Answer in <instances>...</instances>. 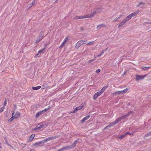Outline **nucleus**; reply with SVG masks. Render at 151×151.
<instances>
[{
  "instance_id": "nucleus-28",
  "label": "nucleus",
  "mask_w": 151,
  "mask_h": 151,
  "mask_svg": "<svg viewBox=\"0 0 151 151\" xmlns=\"http://www.w3.org/2000/svg\"><path fill=\"white\" fill-rule=\"evenodd\" d=\"M50 106H49L47 108L45 109H44L42 110V111L44 113L45 112L47 111L49 109H50Z\"/></svg>"
},
{
  "instance_id": "nucleus-14",
  "label": "nucleus",
  "mask_w": 151,
  "mask_h": 151,
  "mask_svg": "<svg viewBox=\"0 0 151 151\" xmlns=\"http://www.w3.org/2000/svg\"><path fill=\"white\" fill-rule=\"evenodd\" d=\"M108 86H106L104 87L101 89L100 91H99L100 92H101L102 93H103V92L105 91V90L106 89V88H107Z\"/></svg>"
},
{
  "instance_id": "nucleus-55",
  "label": "nucleus",
  "mask_w": 151,
  "mask_h": 151,
  "mask_svg": "<svg viewBox=\"0 0 151 151\" xmlns=\"http://www.w3.org/2000/svg\"><path fill=\"white\" fill-rule=\"evenodd\" d=\"M15 107H16V105L15 106Z\"/></svg>"
},
{
  "instance_id": "nucleus-5",
  "label": "nucleus",
  "mask_w": 151,
  "mask_h": 151,
  "mask_svg": "<svg viewBox=\"0 0 151 151\" xmlns=\"http://www.w3.org/2000/svg\"><path fill=\"white\" fill-rule=\"evenodd\" d=\"M43 36V34L42 33V32H41V34L40 35L39 37L37 38V40L36 41V42L38 43L39 42L42 38V37Z\"/></svg>"
},
{
  "instance_id": "nucleus-32",
  "label": "nucleus",
  "mask_w": 151,
  "mask_h": 151,
  "mask_svg": "<svg viewBox=\"0 0 151 151\" xmlns=\"http://www.w3.org/2000/svg\"><path fill=\"white\" fill-rule=\"evenodd\" d=\"M150 135H151V133H150V132H149L147 134H146L145 136L146 137H147Z\"/></svg>"
},
{
  "instance_id": "nucleus-56",
  "label": "nucleus",
  "mask_w": 151,
  "mask_h": 151,
  "mask_svg": "<svg viewBox=\"0 0 151 151\" xmlns=\"http://www.w3.org/2000/svg\"><path fill=\"white\" fill-rule=\"evenodd\" d=\"M15 107H16V105L15 106Z\"/></svg>"
},
{
  "instance_id": "nucleus-43",
  "label": "nucleus",
  "mask_w": 151,
  "mask_h": 151,
  "mask_svg": "<svg viewBox=\"0 0 151 151\" xmlns=\"http://www.w3.org/2000/svg\"><path fill=\"white\" fill-rule=\"evenodd\" d=\"M68 40V37H66L65 39L64 40V41H65V42H67Z\"/></svg>"
},
{
  "instance_id": "nucleus-49",
  "label": "nucleus",
  "mask_w": 151,
  "mask_h": 151,
  "mask_svg": "<svg viewBox=\"0 0 151 151\" xmlns=\"http://www.w3.org/2000/svg\"><path fill=\"white\" fill-rule=\"evenodd\" d=\"M101 55H102L101 54H99V55H97V57H101Z\"/></svg>"
},
{
  "instance_id": "nucleus-54",
  "label": "nucleus",
  "mask_w": 151,
  "mask_h": 151,
  "mask_svg": "<svg viewBox=\"0 0 151 151\" xmlns=\"http://www.w3.org/2000/svg\"><path fill=\"white\" fill-rule=\"evenodd\" d=\"M125 74V72H124V74Z\"/></svg>"
},
{
  "instance_id": "nucleus-9",
  "label": "nucleus",
  "mask_w": 151,
  "mask_h": 151,
  "mask_svg": "<svg viewBox=\"0 0 151 151\" xmlns=\"http://www.w3.org/2000/svg\"><path fill=\"white\" fill-rule=\"evenodd\" d=\"M20 115V113L19 112H17L14 115H13V116L14 117V118L17 119L19 117Z\"/></svg>"
},
{
  "instance_id": "nucleus-24",
  "label": "nucleus",
  "mask_w": 151,
  "mask_h": 151,
  "mask_svg": "<svg viewBox=\"0 0 151 151\" xmlns=\"http://www.w3.org/2000/svg\"><path fill=\"white\" fill-rule=\"evenodd\" d=\"M149 68H150V67H142V70H143V71H145V70H147V69H148Z\"/></svg>"
},
{
  "instance_id": "nucleus-19",
  "label": "nucleus",
  "mask_w": 151,
  "mask_h": 151,
  "mask_svg": "<svg viewBox=\"0 0 151 151\" xmlns=\"http://www.w3.org/2000/svg\"><path fill=\"white\" fill-rule=\"evenodd\" d=\"M139 12V10H137L134 12L132 13L131 14L132 15V17H133L137 15Z\"/></svg>"
},
{
  "instance_id": "nucleus-21",
  "label": "nucleus",
  "mask_w": 151,
  "mask_h": 151,
  "mask_svg": "<svg viewBox=\"0 0 151 151\" xmlns=\"http://www.w3.org/2000/svg\"><path fill=\"white\" fill-rule=\"evenodd\" d=\"M41 87V86H37L35 87H32V88L33 90H36L39 89Z\"/></svg>"
},
{
  "instance_id": "nucleus-23",
  "label": "nucleus",
  "mask_w": 151,
  "mask_h": 151,
  "mask_svg": "<svg viewBox=\"0 0 151 151\" xmlns=\"http://www.w3.org/2000/svg\"><path fill=\"white\" fill-rule=\"evenodd\" d=\"M46 46H45V47H44V48H43L42 49L39 50L38 51L40 52V53H43L44 50L46 48Z\"/></svg>"
},
{
  "instance_id": "nucleus-18",
  "label": "nucleus",
  "mask_w": 151,
  "mask_h": 151,
  "mask_svg": "<svg viewBox=\"0 0 151 151\" xmlns=\"http://www.w3.org/2000/svg\"><path fill=\"white\" fill-rule=\"evenodd\" d=\"M63 150H67L72 148V147L70 145L69 146H65L64 147H63Z\"/></svg>"
},
{
  "instance_id": "nucleus-47",
  "label": "nucleus",
  "mask_w": 151,
  "mask_h": 151,
  "mask_svg": "<svg viewBox=\"0 0 151 151\" xmlns=\"http://www.w3.org/2000/svg\"><path fill=\"white\" fill-rule=\"evenodd\" d=\"M125 134H126V135H127V134H130V133L129 132H126L125 133Z\"/></svg>"
},
{
  "instance_id": "nucleus-12",
  "label": "nucleus",
  "mask_w": 151,
  "mask_h": 151,
  "mask_svg": "<svg viewBox=\"0 0 151 151\" xmlns=\"http://www.w3.org/2000/svg\"><path fill=\"white\" fill-rule=\"evenodd\" d=\"M90 117V115H88L87 116H86L84 117L81 120V122H84V121H86V120H87L88 119V118Z\"/></svg>"
},
{
  "instance_id": "nucleus-34",
  "label": "nucleus",
  "mask_w": 151,
  "mask_h": 151,
  "mask_svg": "<svg viewBox=\"0 0 151 151\" xmlns=\"http://www.w3.org/2000/svg\"><path fill=\"white\" fill-rule=\"evenodd\" d=\"M78 111L77 107L76 108L74 111L72 112L73 113H75L77 111Z\"/></svg>"
},
{
  "instance_id": "nucleus-7",
  "label": "nucleus",
  "mask_w": 151,
  "mask_h": 151,
  "mask_svg": "<svg viewBox=\"0 0 151 151\" xmlns=\"http://www.w3.org/2000/svg\"><path fill=\"white\" fill-rule=\"evenodd\" d=\"M127 22V20L124 19L123 21L120 23L118 26V28H120L122 26L124 25Z\"/></svg>"
},
{
  "instance_id": "nucleus-25",
  "label": "nucleus",
  "mask_w": 151,
  "mask_h": 151,
  "mask_svg": "<svg viewBox=\"0 0 151 151\" xmlns=\"http://www.w3.org/2000/svg\"><path fill=\"white\" fill-rule=\"evenodd\" d=\"M35 134H32L29 137V140H32L35 137Z\"/></svg>"
},
{
  "instance_id": "nucleus-51",
  "label": "nucleus",
  "mask_w": 151,
  "mask_h": 151,
  "mask_svg": "<svg viewBox=\"0 0 151 151\" xmlns=\"http://www.w3.org/2000/svg\"><path fill=\"white\" fill-rule=\"evenodd\" d=\"M29 151H35V150L34 149H31Z\"/></svg>"
},
{
  "instance_id": "nucleus-35",
  "label": "nucleus",
  "mask_w": 151,
  "mask_h": 151,
  "mask_svg": "<svg viewBox=\"0 0 151 151\" xmlns=\"http://www.w3.org/2000/svg\"><path fill=\"white\" fill-rule=\"evenodd\" d=\"M4 139H5L6 144L8 145H9V144L7 142L6 138L5 137L4 138Z\"/></svg>"
},
{
  "instance_id": "nucleus-45",
  "label": "nucleus",
  "mask_w": 151,
  "mask_h": 151,
  "mask_svg": "<svg viewBox=\"0 0 151 151\" xmlns=\"http://www.w3.org/2000/svg\"><path fill=\"white\" fill-rule=\"evenodd\" d=\"M120 17H118V18H116L114 20V21H117L118 19H119V18H120Z\"/></svg>"
},
{
  "instance_id": "nucleus-38",
  "label": "nucleus",
  "mask_w": 151,
  "mask_h": 151,
  "mask_svg": "<svg viewBox=\"0 0 151 151\" xmlns=\"http://www.w3.org/2000/svg\"><path fill=\"white\" fill-rule=\"evenodd\" d=\"M65 44H64V43L63 42H62V44L60 45V47H62Z\"/></svg>"
},
{
  "instance_id": "nucleus-2",
  "label": "nucleus",
  "mask_w": 151,
  "mask_h": 151,
  "mask_svg": "<svg viewBox=\"0 0 151 151\" xmlns=\"http://www.w3.org/2000/svg\"><path fill=\"white\" fill-rule=\"evenodd\" d=\"M86 42H87V40H81L79 41L76 43L75 47L76 48H78L81 45L85 43Z\"/></svg>"
},
{
  "instance_id": "nucleus-41",
  "label": "nucleus",
  "mask_w": 151,
  "mask_h": 151,
  "mask_svg": "<svg viewBox=\"0 0 151 151\" xmlns=\"http://www.w3.org/2000/svg\"><path fill=\"white\" fill-rule=\"evenodd\" d=\"M100 71V69H97L96 71V72L97 73H98Z\"/></svg>"
},
{
  "instance_id": "nucleus-15",
  "label": "nucleus",
  "mask_w": 151,
  "mask_h": 151,
  "mask_svg": "<svg viewBox=\"0 0 151 151\" xmlns=\"http://www.w3.org/2000/svg\"><path fill=\"white\" fill-rule=\"evenodd\" d=\"M44 124H42L41 125H40L39 126H37L35 128V129L37 130V129H39L40 128H41L42 127H44Z\"/></svg>"
},
{
  "instance_id": "nucleus-6",
  "label": "nucleus",
  "mask_w": 151,
  "mask_h": 151,
  "mask_svg": "<svg viewBox=\"0 0 151 151\" xmlns=\"http://www.w3.org/2000/svg\"><path fill=\"white\" fill-rule=\"evenodd\" d=\"M102 93L99 91L97 92L94 95L93 97V99L94 100H96L99 96Z\"/></svg>"
},
{
  "instance_id": "nucleus-22",
  "label": "nucleus",
  "mask_w": 151,
  "mask_h": 151,
  "mask_svg": "<svg viewBox=\"0 0 151 151\" xmlns=\"http://www.w3.org/2000/svg\"><path fill=\"white\" fill-rule=\"evenodd\" d=\"M78 141V140L77 139L74 142H73V144L71 145L70 146L72 147V148L74 147L75 146H76V145L77 144V142Z\"/></svg>"
},
{
  "instance_id": "nucleus-30",
  "label": "nucleus",
  "mask_w": 151,
  "mask_h": 151,
  "mask_svg": "<svg viewBox=\"0 0 151 151\" xmlns=\"http://www.w3.org/2000/svg\"><path fill=\"white\" fill-rule=\"evenodd\" d=\"M94 43V41L89 42L87 44V45H91Z\"/></svg>"
},
{
  "instance_id": "nucleus-36",
  "label": "nucleus",
  "mask_w": 151,
  "mask_h": 151,
  "mask_svg": "<svg viewBox=\"0 0 151 151\" xmlns=\"http://www.w3.org/2000/svg\"><path fill=\"white\" fill-rule=\"evenodd\" d=\"M112 124V123H111V124H109V125H108V126H106V127H105V129H106L107 127H111V126H112V125L113 124Z\"/></svg>"
},
{
  "instance_id": "nucleus-33",
  "label": "nucleus",
  "mask_w": 151,
  "mask_h": 151,
  "mask_svg": "<svg viewBox=\"0 0 151 151\" xmlns=\"http://www.w3.org/2000/svg\"><path fill=\"white\" fill-rule=\"evenodd\" d=\"M4 109V107H2L0 108V113L2 112L3 111Z\"/></svg>"
},
{
  "instance_id": "nucleus-16",
  "label": "nucleus",
  "mask_w": 151,
  "mask_h": 151,
  "mask_svg": "<svg viewBox=\"0 0 151 151\" xmlns=\"http://www.w3.org/2000/svg\"><path fill=\"white\" fill-rule=\"evenodd\" d=\"M14 114V112H13L12 114V116L8 120V122H11L13 120V119H14V117L13 116Z\"/></svg>"
},
{
  "instance_id": "nucleus-39",
  "label": "nucleus",
  "mask_w": 151,
  "mask_h": 151,
  "mask_svg": "<svg viewBox=\"0 0 151 151\" xmlns=\"http://www.w3.org/2000/svg\"><path fill=\"white\" fill-rule=\"evenodd\" d=\"M79 16H76L74 17V19H79Z\"/></svg>"
},
{
  "instance_id": "nucleus-1",
  "label": "nucleus",
  "mask_w": 151,
  "mask_h": 151,
  "mask_svg": "<svg viewBox=\"0 0 151 151\" xmlns=\"http://www.w3.org/2000/svg\"><path fill=\"white\" fill-rule=\"evenodd\" d=\"M128 90V89L127 88H126L125 89L121 91H117L116 92L114 93V95H118L120 94H123L126 93Z\"/></svg>"
},
{
  "instance_id": "nucleus-57",
  "label": "nucleus",
  "mask_w": 151,
  "mask_h": 151,
  "mask_svg": "<svg viewBox=\"0 0 151 151\" xmlns=\"http://www.w3.org/2000/svg\"><path fill=\"white\" fill-rule=\"evenodd\" d=\"M0 148H1V147H0Z\"/></svg>"
},
{
  "instance_id": "nucleus-27",
  "label": "nucleus",
  "mask_w": 151,
  "mask_h": 151,
  "mask_svg": "<svg viewBox=\"0 0 151 151\" xmlns=\"http://www.w3.org/2000/svg\"><path fill=\"white\" fill-rule=\"evenodd\" d=\"M42 142H43L42 141H40L39 142H37L34 144V145H39L41 144Z\"/></svg>"
},
{
  "instance_id": "nucleus-40",
  "label": "nucleus",
  "mask_w": 151,
  "mask_h": 151,
  "mask_svg": "<svg viewBox=\"0 0 151 151\" xmlns=\"http://www.w3.org/2000/svg\"><path fill=\"white\" fill-rule=\"evenodd\" d=\"M94 61V60H89L88 61V63H91L93 61Z\"/></svg>"
},
{
  "instance_id": "nucleus-3",
  "label": "nucleus",
  "mask_w": 151,
  "mask_h": 151,
  "mask_svg": "<svg viewBox=\"0 0 151 151\" xmlns=\"http://www.w3.org/2000/svg\"><path fill=\"white\" fill-rule=\"evenodd\" d=\"M133 112H134L133 111H130L129 112L128 114L121 116L119 118L120 120H121L122 119H124L127 117L128 116L131 114H133Z\"/></svg>"
},
{
  "instance_id": "nucleus-26",
  "label": "nucleus",
  "mask_w": 151,
  "mask_h": 151,
  "mask_svg": "<svg viewBox=\"0 0 151 151\" xmlns=\"http://www.w3.org/2000/svg\"><path fill=\"white\" fill-rule=\"evenodd\" d=\"M104 25L103 24H101L99 25L98 26H97V28L98 29H100L102 27H103V26Z\"/></svg>"
},
{
  "instance_id": "nucleus-48",
  "label": "nucleus",
  "mask_w": 151,
  "mask_h": 151,
  "mask_svg": "<svg viewBox=\"0 0 151 151\" xmlns=\"http://www.w3.org/2000/svg\"><path fill=\"white\" fill-rule=\"evenodd\" d=\"M40 53V52L39 51H38L37 53L36 54V56H37Z\"/></svg>"
},
{
  "instance_id": "nucleus-11",
  "label": "nucleus",
  "mask_w": 151,
  "mask_h": 151,
  "mask_svg": "<svg viewBox=\"0 0 151 151\" xmlns=\"http://www.w3.org/2000/svg\"><path fill=\"white\" fill-rule=\"evenodd\" d=\"M44 112L42 111H40L39 112H38L36 114V117H38L40 115L42 114H44Z\"/></svg>"
},
{
  "instance_id": "nucleus-50",
  "label": "nucleus",
  "mask_w": 151,
  "mask_h": 151,
  "mask_svg": "<svg viewBox=\"0 0 151 151\" xmlns=\"http://www.w3.org/2000/svg\"><path fill=\"white\" fill-rule=\"evenodd\" d=\"M35 1H33L32 3L31 4H32V6L34 4V3H35Z\"/></svg>"
},
{
  "instance_id": "nucleus-46",
  "label": "nucleus",
  "mask_w": 151,
  "mask_h": 151,
  "mask_svg": "<svg viewBox=\"0 0 151 151\" xmlns=\"http://www.w3.org/2000/svg\"><path fill=\"white\" fill-rule=\"evenodd\" d=\"M63 148H62V149H60L59 150H58L57 151H63Z\"/></svg>"
},
{
  "instance_id": "nucleus-31",
  "label": "nucleus",
  "mask_w": 151,
  "mask_h": 151,
  "mask_svg": "<svg viewBox=\"0 0 151 151\" xmlns=\"http://www.w3.org/2000/svg\"><path fill=\"white\" fill-rule=\"evenodd\" d=\"M126 136V134H124L123 135H122L121 136L119 137V138L120 139L123 138L124 137Z\"/></svg>"
},
{
  "instance_id": "nucleus-8",
  "label": "nucleus",
  "mask_w": 151,
  "mask_h": 151,
  "mask_svg": "<svg viewBox=\"0 0 151 151\" xmlns=\"http://www.w3.org/2000/svg\"><path fill=\"white\" fill-rule=\"evenodd\" d=\"M146 76V75L144 76H140L137 75L136 76V81H138L140 80H142Z\"/></svg>"
},
{
  "instance_id": "nucleus-37",
  "label": "nucleus",
  "mask_w": 151,
  "mask_h": 151,
  "mask_svg": "<svg viewBox=\"0 0 151 151\" xmlns=\"http://www.w3.org/2000/svg\"><path fill=\"white\" fill-rule=\"evenodd\" d=\"M6 100H5L4 102V107L6 105Z\"/></svg>"
},
{
  "instance_id": "nucleus-17",
  "label": "nucleus",
  "mask_w": 151,
  "mask_h": 151,
  "mask_svg": "<svg viewBox=\"0 0 151 151\" xmlns=\"http://www.w3.org/2000/svg\"><path fill=\"white\" fill-rule=\"evenodd\" d=\"M132 15H131V14L128 16L127 17H126L125 19L127 20V22L128 21L129 19H131L132 17Z\"/></svg>"
},
{
  "instance_id": "nucleus-4",
  "label": "nucleus",
  "mask_w": 151,
  "mask_h": 151,
  "mask_svg": "<svg viewBox=\"0 0 151 151\" xmlns=\"http://www.w3.org/2000/svg\"><path fill=\"white\" fill-rule=\"evenodd\" d=\"M56 138V137H50L47 138H46L42 141V142H45L52 139H55Z\"/></svg>"
},
{
  "instance_id": "nucleus-53",
  "label": "nucleus",
  "mask_w": 151,
  "mask_h": 151,
  "mask_svg": "<svg viewBox=\"0 0 151 151\" xmlns=\"http://www.w3.org/2000/svg\"><path fill=\"white\" fill-rule=\"evenodd\" d=\"M63 42L64 43V44H65V43H66V42H65V41H63Z\"/></svg>"
},
{
  "instance_id": "nucleus-29",
  "label": "nucleus",
  "mask_w": 151,
  "mask_h": 151,
  "mask_svg": "<svg viewBox=\"0 0 151 151\" xmlns=\"http://www.w3.org/2000/svg\"><path fill=\"white\" fill-rule=\"evenodd\" d=\"M83 106H84V105H83L81 106H79L77 107V108L78 110H81L83 108Z\"/></svg>"
},
{
  "instance_id": "nucleus-10",
  "label": "nucleus",
  "mask_w": 151,
  "mask_h": 151,
  "mask_svg": "<svg viewBox=\"0 0 151 151\" xmlns=\"http://www.w3.org/2000/svg\"><path fill=\"white\" fill-rule=\"evenodd\" d=\"M145 3L143 2L139 3L137 6V7H140V8H143L144 7Z\"/></svg>"
},
{
  "instance_id": "nucleus-13",
  "label": "nucleus",
  "mask_w": 151,
  "mask_h": 151,
  "mask_svg": "<svg viewBox=\"0 0 151 151\" xmlns=\"http://www.w3.org/2000/svg\"><path fill=\"white\" fill-rule=\"evenodd\" d=\"M121 120L119 118H118L116 119L114 122L112 123V124H116L118 123Z\"/></svg>"
},
{
  "instance_id": "nucleus-20",
  "label": "nucleus",
  "mask_w": 151,
  "mask_h": 151,
  "mask_svg": "<svg viewBox=\"0 0 151 151\" xmlns=\"http://www.w3.org/2000/svg\"><path fill=\"white\" fill-rule=\"evenodd\" d=\"M93 16H90V17H92ZM79 19H84L85 18L87 17H90V16H79Z\"/></svg>"
},
{
  "instance_id": "nucleus-52",
  "label": "nucleus",
  "mask_w": 151,
  "mask_h": 151,
  "mask_svg": "<svg viewBox=\"0 0 151 151\" xmlns=\"http://www.w3.org/2000/svg\"><path fill=\"white\" fill-rule=\"evenodd\" d=\"M108 47H107V48H106V49L105 50H104L105 51H106L108 49Z\"/></svg>"
},
{
  "instance_id": "nucleus-42",
  "label": "nucleus",
  "mask_w": 151,
  "mask_h": 151,
  "mask_svg": "<svg viewBox=\"0 0 151 151\" xmlns=\"http://www.w3.org/2000/svg\"><path fill=\"white\" fill-rule=\"evenodd\" d=\"M32 6V4H29L28 6V7L29 8L31 7Z\"/></svg>"
},
{
  "instance_id": "nucleus-44",
  "label": "nucleus",
  "mask_w": 151,
  "mask_h": 151,
  "mask_svg": "<svg viewBox=\"0 0 151 151\" xmlns=\"http://www.w3.org/2000/svg\"><path fill=\"white\" fill-rule=\"evenodd\" d=\"M105 52V50H102L101 52V54L102 55L104 52Z\"/></svg>"
}]
</instances>
